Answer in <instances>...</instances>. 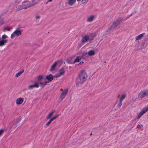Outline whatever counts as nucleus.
Segmentation results:
<instances>
[{"label": "nucleus", "mask_w": 148, "mask_h": 148, "mask_svg": "<svg viewBox=\"0 0 148 148\" xmlns=\"http://www.w3.org/2000/svg\"><path fill=\"white\" fill-rule=\"evenodd\" d=\"M87 75L86 72L85 71L82 70L78 75V77L76 81L77 82L76 83L77 85L79 84H83L86 80Z\"/></svg>", "instance_id": "obj_1"}, {"label": "nucleus", "mask_w": 148, "mask_h": 148, "mask_svg": "<svg viewBox=\"0 0 148 148\" xmlns=\"http://www.w3.org/2000/svg\"><path fill=\"white\" fill-rule=\"evenodd\" d=\"M148 96V90H143L141 91L138 95L139 98L142 99L144 97Z\"/></svg>", "instance_id": "obj_2"}, {"label": "nucleus", "mask_w": 148, "mask_h": 148, "mask_svg": "<svg viewBox=\"0 0 148 148\" xmlns=\"http://www.w3.org/2000/svg\"><path fill=\"white\" fill-rule=\"evenodd\" d=\"M122 21L123 19L122 18H119L115 21H114L113 23H114V25H116L117 26L118 25H119L120 23Z\"/></svg>", "instance_id": "obj_3"}, {"label": "nucleus", "mask_w": 148, "mask_h": 148, "mask_svg": "<svg viewBox=\"0 0 148 148\" xmlns=\"http://www.w3.org/2000/svg\"><path fill=\"white\" fill-rule=\"evenodd\" d=\"M58 62L56 61L53 64V65L51 66L50 69V71H53L55 69V68L56 66L57 65V64H58Z\"/></svg>", "instance_id": "obj_4"}, {"label": "nucleus", "mask_w": 148, "mask_h": 148, "mask_svg": "<svg viewBox=\"0 0 148 148\" xmlns=\"http://www.w3.org/2000/svg\"><path fill=\"white\" fill-rule=\"evenodd\" d=\"M46 78L49 82H51L53 79V77L52 75L50 74L46 76Z\"/></svg>", "instance_id": "obj_5"}, {"label": "nucleus", "mask_w": 148, "mask_h": 148, "mask_svg": "<svg viewBox=\"0 0 148 148\" xmlns=\"http://www.w3.org/2000/svg\"><path fill=\"white\" fill-rule=\"evenodd\" d=\"M68 91V90L66 89L62 93L60 96V98L62 99H63L65 97Z\"/></svg>", "instance_id": "obj_6"}, {"label": "nucleus", "mask_w": 148, "mask_h": 148, "mask_svg": "<svg viewBox=\"0 0 148 148\" xmlns=\"http://www.w3.org/2000/svg\"><path fill=\"white\" fill-rule=\"evenodd\" d=\"M39 86L38 84L37 83H35L33 85L29 86L28 88L29 89H31L34 87L38 88Z\"/></svg>", "instance_id": "obj_7"}, {"label": "nucleus", "mask_w": 148, "mask_h": 148, "mask_svg": "<svg viewBox=\"0 0 148 148\" xmlns=\"http://www.w3.org/2000/svg\"><path fill=\"white\" fill-rule=\"evenodd\" d=\"M19 121V120L18 119L16 120L15 123H14L11 127V129H14V130H16L17 124L18 123Z\"/></svg>", "instance_id": "obj_8"}, {"label": "nucleus", "mask_w": 148, "mask_h": 148, "mask_svg": "<svg viewBox=\"0 0 148 148\" xmlns=\"http://www.w3.org/2000/svg\"><path fill=\"white\" fill-rule=\"evenodd\" d=\"M37 3H35L34 4L33 3H28L27 4L25 5H24L25 6H26V7H24L23 8L24 9H26L27 8H29L30 7H32L35 4H36Z\"/></svg>", "instance_id": "obj_9"}, {"label": "nucleus", "mask_w": 148, "mask_h": 148, "mask_svg": "<svg viewBox=\"0 0 148 148\" xmlns=\"http://www.w3.org/2000/svg\"><path fill=\"white\" fill-rule=\"evenodd\" d=\"M8 41V40L6 39H2L0 40V46H2L5 45Z\"/></svg>", "instance_id": "obj_10"}, {"label": "nucleus", "mask_w": 148, "mask_h": 148, "mask_svg": "<svg viewBox=\"0 0 148 148\" xmlns=\"http://www.w3.org/2000/svg\"><path fill=\"white\" fill-rule=\"evenodd\" d=\"M23 101V99L21 98H19L16 100V103L18 104H21Z\"/></svg>", "instance_id": "obj_11"}, {"label": "nucleus", "mask_w": 148, "mask_h": 148, "mask_svg": "<svg viewBox=\"0 0 148 148\" xmlns=\"http://www.w3.org/2000/svg\"><path fill=\"white\" fill-rule=\"evenodd\" d=\"M89 39V38L88 36H85L82 38V41L84 43L87 42Z\"/></svg>", "instance_id": "obj_12"}, {"label": "nucleus", "mask_w": 148, "mask_h": 148, "mask_svg": "<svg viewBox=\"0 0 148 148\" xmlns=\"http://www.w3.org/2000/svg\"><path fill=\"white\" fill-rule=\"evenodd\" d=\"M146 112L143 109L139 113V115L137 117V119H139L141 116Z\"/></svg>", "instance_id": "obj_13"}, {"label": "nucleus", "mask_w": 148, "mask_h": 148, "mask_svg": "<svg viewBox=\"0 0 148 148\" xmlns=\"http://www.w3.org/2000/svg\"><path fill=\"white\" fill-rule=\"evenodd\" d=\"M145 34V33H143L139 35L136 37V40H140L142 38Z\"/></svg>", "instance_id": "obj_14"}, {"label": "nucleus", "mask_w": 148, "mask_h": 148, "mask_svg": "<svg viewBox=\"0 0 148 148\" xmlns=\"http://www.w3.org/2000/svg\"><path fill=\"white\" fill-rule=\"evenodd\" d=\"M14 33L15 35L19 36L20 34H21V33L20 30L17 29L14 32Z\"/></svg>", "instance_id": "obj_15"}, {"label": "nucleus", "mask_w": 148, "mask_h": 148, "mask_svg": "<svg viewBox=\"0 0 148 148\" xmlns=\"http://www.w3.org/2000/svg\"><path fill=\"white\" fill-rule=\"evenodd\" d=\"M95 17L94 15H92L88 18L87 21L89 22L92 21L95 18Z\"/></svg>", "instance_id": "obj_16"}, {"label": "nucleus", "mask_w": 148, "mask_h": 148, "mask_svg": "<svg viewBox=\"0 0 148 148\" xmlns=\"http://www.w3.org/2000/svg\"><path fill=\"white\" fill-rule=\"evenodd\" d=\"M87 53L88 56H91L95 55V51L94 50H91L89 51Z\"/></svg>", "instance_id": "obj_17"}, {"label": "nucleus", "mask_w": 148, "mask_h": 148, "mask_svg": "<svg viewBox=\"0 0 148 148\" xmlns=\"http://www.w3.org/2000/svg\"><path fill=\"white\" fill-rule=\"evenodd\" d=\"M75 1L76 0H69L68 2V4L70 5H72Z\"/></svg>", "instance_id": "obj_18"}, {"label": "nucleus", "mask_w": 148, "mask_h": 148, "mask_svg": "<svg viewBox=\"0 0 148 148\" xmlns=\"http://www.w3.org/2000/svg\"><path fill=\"white\" fill-rule=\"evenodd\" d=\"M59 74L61 75H62L65 72L64 69L63 67L61 68L59 70Z\"/></svg>", "instance_id": "obj_19"}, {"label": "nucleus", "mask_w": 148, "mask_h": 148, "mask_svg": "<svg viewBox=\"0 0 148 148\" xmlns=\"http://www.w3.org/2000/svg\"><path fill=\"white\" fill-rule=\"evenodd\" d=\"M81 57L77 56L74 60L73 63H75L77 62H79L81 59Z\"/></svg>", "instance_id": "obj_20"}, {"label": "nucleus", "mask_w": 148, "mask_h": 148, "mask_svg": "<svg viewBox=\"0 0 148 148\" xmlns=\"http://www.w3.org/2000/svg\"><path fill=\"white\" fill-rule=\"evenodd\" d=\"M117 26L116 25H114V23L112 24V25H111V27L109 28V30H114V29Z\"/></svg>", "instance_id": "obj_21"}, {"label": "nucleus", "mask_w": 148, "mask_h": 148, "mask_svg": "<svg viewBox=\"0 0 148 148\" xmlns=\"http://www.w3.org/2000/svg\"><path fill=\"white\" fill-rule=\"evenodd\" d=\"M54 112V110H53L51 112L49 113L48 115L46 117V119H48L50 118L52 116L53 113Z\"/></svg>", "instance_id": "obj_22"}, {"label": "nucleus", "mask_w": 148, "mask_h": 148, "mask_svg": "<svg viewBox=\"0 0 148 148\" xmlns=\"http://www.w3.org/2000/svg\"><path fill=\"white\" fill-rule=\"evenodd\" d=\"M24 71V70L23 69L21 70L19 72L16 74V77H18L19 76H20V75L23 73Z\"/></svg>", "instance_id": "obj_23"}, {"label": "nucleus", "mask_w": 148, "mask_h": 148, "mask_svg": "<svg viewBox=\"0 0 148 148\" xmlns=\"http://www.w3.org/2000/svg\"><path fill=\"white\" fill-rule=\"evenodd\" d=\"M88 54L87 52H84L82 53V55L81 58L84 59L85 57Z\"/></svg>", "instance_id": "obj_24"}, {"label": "nucleus", "mask_w": 148, "mask_h": 148, "mask_svg": "<svg viewBox=\"0 0 148 148\" xmlns=\"http://www.w3.org/2000/svg\"><path fill=\"white\" fill-rule=\"evenodd\" d=\"M59 116V115L58 114L55 115L53 117L51 118V119L53 121V120L55 119L58 118Z\"/></svg>", "instance_id": "obj_25"}, {"label": "nucleus", "mask_w": 148, "mask_h": 148, "mask_svg": "<svg viewBox=\"0 0 148 148\" xmlns=\"http://www.w3.org/2000/svg\"><path fill=\"white\" fill-rule=\"evenodd\" d=\"M126 97L125 95H122L120 98V100L122 101L123 99H124Z\"/></svg>", "instance_id": "obj_26"}, {"label": "nucleus", "mask_w": 148, "mask_h": 148, "mask_svg": "<svg viewBox=\"0 0 148 148\" xmlns=\"http://www.w3.org/2000/svg\"><path fill=\"white\" fill-rule=\"evenodd\" d=\"M122 104V101L120 100L119 102L118 103L117 105V106L118 108H120Z\"/></svg>", "instance_id": "obj_27"}, {"label": "nucleus", "mask_w": 148, "mask_h": 148, "mask_svg": "<svg viewBox=\"0 0 148 148\" xmlns=\"http://www.w3.org/2000/svg\"><path fill=\"white\" fill-rule=\"evenodd\" d=\"M52 121V120L50 119L49 121L46 123L47 126H48L51 123V122Z\"/></svg>", "instance_id": "obj_28"}, {"label": "nucleus", "mask_w": 148, "mask_h": 148, "mask_svg": "<svg viewBox=\"0 0 148 148\" xmlns=\"http://www.w3.org/2000/svg\"><path fill=\"white\" fill-rule=\"evenodd\" d=\"M10 28H8V27H5L3 30L4 32L6 30H8V31H10Z\"/></svg>", "instance_id": "obj_29"}, {"label": "nucleus", "mask_w": 148, "mask_h": 148, "mask_svg": "<svg viewBox=\"0 0 148 148\" xmlns=\"http://www.w3.org/2000/svg\"><path fill=\"white\" fill-rule=\"evenodd\" d=\"M143 109L146 112L148 111V106H145L143 108Z\"/></svg>", "instance_id": "obj_30"}, {"label": "nucleus", "mask_w": 148, "mask_h": 148, "mask_svg": "<svg viewBox=\"0 0 148 148\" xmlns=\"http://www.w3.org/2000/svg\"><path fill=\"white\" fill-rule=\"evenodd\" d=\"M42 75H40L38 77V81H40L41 79L42 78Z\"/></svg>", "instance_id": "obj_31"}, {"label": "nucleus", "mask_w": 148, "mask_h": 148, "mask_svg": "<svg viewBox=\"0 0 148 148\" xmlns=\"http://www.w3.org/2000/svg\"><path fill=\"white\" fill-rule=\"evenodd\" d=\"M49 81H44L43 82V86L42 87V88H43L44 86L46 85V84L49 82Z\"/></svg>", "instance_id": "obj_32"}, {"label": "nucleus", "mask_w": 148, "mask_h": 148, "mask_svg": "<svg viewBox=\"0 0 148 148\" xmlns=\"http://www.w3.org/2000/svg\"><path fill=\"white\" fill-rule=\"evenodd\" d=\"M144 44H145V43L144 42H143L142 43V44L141 45V46H144ZM143 49V47L142 46L140 48V49H138L137 50L138 51L139 50H142V49Z\"/></svg>", "instance_id": "obj_33"}, {"label": "nucleus", "mask_w": 148, "mask_h": 148, "mask_svg": "<svg viewBox=\"0 0 148 148\" xmlns=\"http://www.w3.org/2000/svg\"><path fill=\"white\" fill-rule=\"evenodd\" d=\"M7 36L5 34L3 35L2 36V38L3 39H4L5 38H7Z\"/></svg>", "instance_id": "obj_34"}, {"label": "nucleus", "mask_w": 148, "mask_h": 148, "mask_svg": "<svg viewBox=\"0 0 148 148\" xmlns=\"http://www.w3.org/2000/svg\"><path fill=\"white\" fill-rule=\"evenodd\" d=\"M143 127V125H138V126H137V128H141L142 127Z\"/></svg>", "instance_id": "obj_35"}, {"label": "nucleus", "mask_w": 148, "mask_h": 148, "mask_svg": "<svg viewBox=\"0 0 148 148\" xmlns=\"http://www.w3.org/2000/svg\"><path fill=\"white\" fill-rule=\"evenodd\" d=\"M61 76V75L59 73L58 74L54 76V77L56 78H57L60 77Z\"/></svg>", "instance_id": "obj_36"}, {"label": "nucleus", "mask_w": 148, "mask_h": 148, "mask_svg": "<svg viewBox=\"0 0 148 148\" xmlns=\"http://www.w3.org/2000/svg\"><path fill=\"white\" fill-rule=\"evenodd\" d=\"M88 0H82V3H86Z\"/></svg>", "instance_id": "obj_37"}, {"label": "nucleus", "mask_w": 148, "mask_h": 148, "mask_svg": "<svg viewBox=\"0 0 148 148\" xmlns=\"http://www.w3.org/2000/svg\"><path fill=\"white\" fill-rule=\"evenodd\" d=\"M3 132V130L1 129L0 130V136H1Z\"/></svg>", "instance_id": "obj_38"}, {"label": "nucleus", "mask_w": 148, "mask_h": 148, "mask_svg": "<svg viewBox=\"0 0 148 148\" xmlns=\"http://www.w3.org/2000/svg\"><path fill=\"white\" fill-rule=\"evenodd\" d=\"M15 35V34H14V32L11 34V38H13L14 36Z\"/></svg>", "instance_id": "obj_39"}, {"label": "nucleus", "mask_w": 148, "mask_h": 148, "mask_svg": "<svg viewBox=\"0 0 148 148\" xmlns=\"http://www.w3.org/2000/svg\"><path fill=\"white\" fill-rule=\"evenodd\" d=\"M122 7L123 8V9L122 10V12H123L125 11L126 8H125V7H124V6H122Z\"/></svg>", "instance_id": "obj_40"}, {"label": "nucleus", "mask_w": 148, "mask_h": 148, "mask_svg": "<svg viewBox=\"0 0 148 148\" xmlns=\"http://www.w3.org/2000/svg\"><path fill=\"white\" fill-rule=\"evenodd\" d=\"M132 14H131L130 15H128L127 16V17H126V18L127 19V18H129L130 16H132Z\"/></svg>", "instance_id": "obj_41"}, {"label": "nucleus", "mask_w": 148, "mask_h": 148, "mask_svg": "<svg viewBox=\"0 0 148 148\" xmlns=\"http://www.w3.org/2000/svg\"><path fill=\"white\" fill-rule=\"evenodd\" d=\"M52 1V0H48L47 2L46 3V4H47L49 2H51Z\"/></svg>", "instance_id": "obj_42"}, {"label": "nucleus", "mask_w": 148, "mask_h": 148, "mask_svg": "<svg viewBox=\"0 0 148 148\" xmlns=\"http://www.w3.org/2000/svg\"><path fill=\"white\" fill-rule=\"evenodd\" d=\"M40 17V16H37L36 17V19H38V18H39Z\"/></svg>", "instance_id": "obj_43"}, {"label": "nucleus", "mask_w": 148, "mask_h": 148, "mask_svg": "<svg viewBox=\"0 0 148 148\" xmlns=\"http://www.w3.org/2000/svg\"><path fill=\"white\" fill-rule=\"evenodd\" d=\"M84 63V62H81L80 63H79V64H81V65H82V64Z\"/></svg>", "instance_id": "obj_44"}, {"label": "nucleus", "mask_w": 148, "mask_h": 148, "mask_svg": "<svg viewBox=\"0 0 148 148\" xmlns=\"http://www.w3.org/2000/svg\"><path fill=\"white\" fill-rule=\"evenodd\" d=\"M39 84H41V85H43V82H40L39 83Z\"/></svg>", "instance_id": "obj_45"}, {"label": "nucleus", "mask_w": 148, "mask_h": 148, "mask_svg": "<svg viewBox=\"0 0 148 148\" xmlns=\"http://www.w3.org/2000/svg\"><path fill=\"white\" fill-rule=\"evenodd\" d=\"M137 12V10H135V11H134V13H136V12Z\"/></svg>", "instance_id": "obj_46"}, {"label": "nucleus", "mask_w": 148, "mask_h": 148, "mask_svg": "<svg viewBox=\"0 0 148 148\" xmlns=\"http://www.w3.org/2000/svg\"><path fill=\"white\" fill-rule=\"evenodd\" d=\"M24 7H26V6H25L24 5L23 6V8L21 9H23V8Z\"/></svg>", "instance_id": "obj_47"}, {"label": "nucleus", "mask_w": 148, "mask_h": 148, "mask_svg": "<svg viewBox=\"0 0 148 148\" xmlns=\"http://www.w3.org/2000/svg\"><path fill=\"white\" fill-rule=\"evenodd\" d=\"M77 1H80L81 0H77Z\"/></svg>", "instance_id": "obj_48"}, {"label": "nucleus", "mask_w": 148, "mask_h": 148, "mask_svg": "<svg viewBox=\"0 0 148 148\" xmlns=\"http://www.w3.org/2000/svg\"><path fill=\"white\" fill-rule=\"evenodd\" d=\"M117 97H119V95Z\"/></svg>", "instance_id": "obj_49"}, {"label": "nucleus", "mask_w": 148, "mask_h": 148, "mask_svg": "<svg viewBox=\"0 0 148 148\" xmlns=\"http://www.w3.org/2000/svg\"><path fill=\"white\" fill-rule=\"evenodd\" d=\"M60 90H61V91L62 90V88H61V89H60Z\"/></svg>", "instance_id": "obj_50"}, {"label": "nucleus", "mask_w": 148, "mask_h": 148, "mask_svg": "<svg viewBox=\"0 0 148 148\" xmlns=\"http://www.w3.org/2000/svg\"><path fill=\"white\" fill-rule=\"evenodd\" d=\"M92 133H91L90 134V135L91 136L92 135Z\"/></svg>", "instance_id": "obj_51"}, {"label": "nucleus", "mask_w": 148, "mask_h": 148, "mask_svg": "<svg viewBox=\"0 0 148 148\" xmlns=\"http://www.w3.org/2000/svg\"><path fill=\"white\" fill-rule=\"evenodd\" d=\"M16 2H17V0H16Z\"/></svg>", "instance_id": "obj_52"}]
</instances>
